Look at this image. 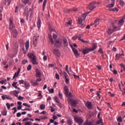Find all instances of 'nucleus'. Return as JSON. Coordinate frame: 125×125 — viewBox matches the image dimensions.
I'll return each instance as SVG.
<instances>
[{
    "label": "nucleus",
    "instance_id": "338daca9",
    "mask_svg": "<svg viewBox=\"0 0 125 125\" xmlns=\"http://www.w3.org/2000/svg\"><path fill=\"white\" fill-rule=\"evenodd\" d=\"M120 3L121 5H124V4L125 3V2H124V1L122 0H120Z\"/></svg>",
    "mask_w": 125,
    "mask_h": 125
},
{
    "label": "nucleus",
    "instance_id": "58836bf2",
    "mask_svg": "<svg viewBox=\"0 0 125 125\" xmlns=\"http://www.w3.org/2000/svg\"><path fill=\"white\" fill-rule=\"evenodd\" d=\"M31 69H32V65L29 64L27 67V71H30L31 70Z\"/></svg>",
    "mask_w": 125,
    "mask_h": 125
},
{
    "label": "nucleus",
    "instance_id": "39448f33",
    "mask_svg": "<svg viewBox=\"0 0 125 125\" xmlns=\"http://www.w3.org/2000/svg\"><path fill=\"white\" fill-rule=\"evenodd\" d=\"M62 44V41L61 39L55 40L54 45L56 47H60Z\"/></svg>",
    "mask_w": 125,
    "mask_h": 125
},
{
    "label": "nucleus",
    "instance_id": "0e129e2a",
    "mask_svg": "<svg viewBox=\"0 0 125 125\" xmlns=\"http://www.w3.org/2000/svg\"><path fill=\"white\" fill-rule=\"evenodd\" d=\"M48 67H54V65L53 64L49 63L48 64Z\"/></svg>",
    "mask_w": 125,
    "mask_h": 125
},
{
    "label": "nucleus",
    "instance_id": "a19ab883",
    "mask_svg": "<svg viewBox=\"0 0 125 125\" xmlns=\"http://www.w3.org/2000/svg\"><path fill=\"white\" fill-rule=\"evenodd\" d=\"M55 77L57 80H60V77H59V74H56Z\"/></svg>",
    "mask_w": 125,
    "mask_h": 125
},
{
    "label": "nucleus",
    "instance_id": "680f3d73",
    "mask_svg": "<svg viewBox=\"0 0 125 125\" xmlns=\"http://www.w3.org/2000/svg\"><path fill=\"white\" fill-rule=\"evenodd\" d=\"M72 11H78V8H73V9H72Z\"/></svg>",
    "mask_w": 125,
    "mask_h": 125
},
{
    "label": "nucleus",
    "instance_id": "e433bc0d",
    "mask_svg": "<svg viewBox=\"0 0 125 125\" xmlns=\"http://www.w3.org/2000/svg\"><path fill=\"white\" fill-rule=\"evenodd\" d=\"M83 19L82 18H79L78 19V23L79 24H82L83 23Z\"/></svg>",
    "mask_w": 125,
    "mask_h": 125
},
{
    "label": "nucleus",
    "instance_id": "7c9ffc66",
    "mask_svg": "<svg viewBox=\"0 0 125 125\" xmlns=\"http://www.w3.org/2000/svg\"><path fill=\"white\" fill-rule=\"evenodd\" d=\"M114 5H115V3H114V2H113V3H111V4H108V5L107 6V7H108V8H111V7H114Z\"/></svg>",
    "mask_w": 125,
    "mask_h": 125
},
{
    "label": "nucleus",
    "instance_id": "b1692460",
    "mask_svg": "<svg viewBox=\"0 0 125 125\" xmlns=\"http://www.w3.org/2000/svg\"><path fill=\"white\" fill-rule=\"evenodd\" d=\"M125 19H124V18L122 19H121L119 21V24L120 25H122V24H124V22H125Z\"/></svg>",
    "mask_w": 125,
    "mask_h": 125
},
{
    "label": "nucleus",
    "instance_id": "5701e85b",
    "mask_svg": "<svg viewBox=\"0 0 125 125\" xmlns=\"http://www.w3.org/2000/svg\"><path fill=\"white\" fill-rule=\"evenodd\" d=\"M63 42L64 46H67V45H68V41L64 39L63 40Z\"/></svg>",
    "mask_w": 125,
    "mask_h": 125
},
{
    "label": "nucleus",
    "instance_id": "9d476101",
    "mask_svg": "<svg viewBox=\"0 0 125 125\" xmlns=\"http://www.w3.org/2000/svg\"><path fill=\"white\" fill-rule=\"evenodd\" d=\"M36 73L35 76L36 78H42V73L41 72V71H40V70L37 69Z\"/></svg>",
    "mask_w": 125,
    "mask_h": 125
},
{
    "label": "nucleus",
    "instance_id": "5fc2aeb1",
    "mask_svg": "<svg viewBox=\"0 0 125 125\" xmlns=\"http://www.w3.org/2000/svg\"><path fill=\"white\" fill-rule=\"evenodd\" d=\"M49 92H50V93H53V92H54V89H51L50 90H49Z\"/></svg>",
    "mask_w": 125,
    "mask_h": 125
},
{
    "label": "nucleus",
    "instance_id": "0eeeda50",
    "mask_svg": "<svg viewBox=\"0 0 125 125\" xmlns=\"http://www.w3.org/2000/svg\"><path fill=\"white\" fill-rule=\"evenodd\" d=\"M28 7H26L24 9V12L23 13V16H26V20H28L29 19V12H28Z\"/></svg>",
    "mask_w": 125,
    "mask_h": 125
},
{
    "label": "nucleus",
    "instance_id": "393cba45",
    "mask_svg": "<svg viewBox=\"0 0 125 125\" xmlns=\"http://www.w3.org/2000/svg\"><path fill=\"white\" fill-rule=\"evenodd\" d=\"M30 43L29 42H27L25 43V48L26 50H28L29 49V46Z\"/></svg>",
    "mask_w": 125,
    "mask_h": 125
},
{
    "label": "nucleus",
    "instance_id": "ea45409f",
    "mask_svg": "<svg viewBox=\"0 0 125 125\" xmlns=\"http://www.w3.org/2000/svg\"><path fill=\"white\" fill-rule=\"evenodd\" d=\"M65 71L67 73H69V65H66L65 66Z\"/></svg>",
    "mask_w": 125,
    "mask_h": 125
},
{
    "label": "nucleus",
    "instance_id": "473e14b6",
    "mask_svg": "<svg viewBox=\"0 0 125 125\" xmlns=\"http://www.w3.org/2000/svg\"><path fill=\"white\" fill-rule=\"evenodd\" d=\"M7 111L6 110H4L2 111V114L3 116H6Z\"/></svg>",
    "mask_w": 125,
    "mask_h": 125
},
{
    "label": "nucleus",
    "instance_id": "bf43d9fd",
    "mask_svg": "<svg viewBox=\"0 0 125 125\" xmlns=\"http://www.w3.org/2000/svg\"><path fill=\"white\" fill-rule=\"evenodd\" d=\"M43 59L44 61H46V60H47V57L46 56H44Z\"/></svg>",
    "mask_w": 125,
    "mask_h": 125
},
{
    "label": "nucleus",
    "instance_id": "a18cd8bd",
    "mask_svg": "<svg viewBox=\"0 0 125 125\" xmlns=\"http://www.w3.org/2000/svg\"><path fill=\"white\" fill-rule=\"evenodd\" d=\"M6 105L7 106V108L8 109V110H9V109H10V104H9V103H7L6 104Z\"/></svg>",
    "mask_w": 125,
    "mask_h": 125
},
{
    "label": "nucleus",
    "instance_id": "8fccbe9b",
    "mask_svg": "<svg viewBox=\"0 0 125 125\" xmlns=\"http://www.w3.org/2000/svg\"><path fill=\"white\" fill-rule=\"evenodd\" d=\"M102 119H100V120H99L97 122V125H99L100 124H102Z\"/></svg>",
    "mask_w": 125,
    "mask_h": 125
},
{
    "label": "nucleus",
    "instance_id": "72a5a7b5",
    "mask_svg": "<svg viewBox=\"0 0 125 125\" xmlns=\"http://www.w3.org/2000/svg\"><path fill=\"white\" fill-rule=\"evenodd\" d=\"M49 40L51 44H53V43H54V41H53V39H52V37L51 36L49 37Z\"/></svg>",
    "mask_w": 125,
    "mask_h": 125
},
{
    "label": "nucleus",
    "instance_id": "a878e982",
    "mask_svg": "<svg viewBox=\"0 0 125 125\" xmlns=\"http://www.w3.org/2000/svg\"><path fill=\"white\" fill-rule=\"evenodd\" d=\"M9 29L10 30H13L15 28V26H14V24H9Z\"/></svg>",
    "mask_w": 125,
    "mask_h": 125
},
{
    "label": "nucleus",
    "instance_id": "6e6552de",
    "mask_svg": "<svg viewBox=\"0 0 125 125\" xmlns=\"http://www.w3.org/2000/svg\"><path fill=\"white\" fill-rule=\"evenodd\" d=\"M63 75L64 76V78L65 79V83H69V81H70L69 76H68V74L65 71H63Z\"/></svg>",
    "mask_w": 125,
    "mask_h": 125
},
{
    "label": "nucleus",
    "instance_id": "774afa93",
    "mask_svg": "<svg viewBox=\"0 0 125 125\" xmlns=\"http://www.w3.org/2000/svg\"><path fill=\"white\" fill-rule=\"evenodd\" d=\"M125 34H124V36L123 37V38L121 39L120 41H125Z\"/></svg>",
    "mask_w": 125,
    "mask_h": 125
},
{
    "label": "nucleus",
    "instance_id": "de8ad7c7",
    "mask_svg": "<svg viewBox=\"0 0 125 125\" xmlns=\"http://www.w3.org/2000/svg\"><path fill=\"white\" fill-rule=\"evenodd\" d=\"M17 82H14L12 83V85L13 86V87H15L16 85H17Z\"/></svg>",
    "mask_w": 125,
    "mask_h": 125
},
{
    "label": "nucleus",
    "instance_id": "1a4fd4ad",
    "mask_svg": "<svg viewBox=\"0 0 125 125\" xmlns=\"http://www.w3.org/2000/svg\"><path fill=\"white\" fill-rule=\"evenodd\" d=\"M71 48H72V51L74 52L76 57H79V56H80V54L79 53L78 50H77L76 48H74V47H73V46H72V45H71Z\"/></svg>",
    "mask_w": 125,
    "mask_h": 125
},
{
    "label": "nucleus",
    "instance_id": "6e6d98bb",
    "mask_svg": "<svg viewBox=\"0 0 125 125\" xmlns=\"http://www.w3.org/2000/svg\"><path fill=\"white\" fill-rule=\"evenodd\" d=\"M47 1V0H44L42 6H45V5L46 4V2Z\"/></svg>",
    "mask_w": 125,
    "mask_h": 125
},
{
    "label": "nucleus",
    "instance_id": "f8f14e48",
    "mask_svg": "<svg viewBox=\"0 0 125 125\" xmlns=\"http://www.w3.org/2000/svg\"><path fill=\"white\" fill-rule=\"evenodd\" d=\"M85 106L88 108V109H92V104L91 102L87 101L85 104Z\"/></svg>",
    "mask_w": 125,
    "mask_h": 125
},
{
    "label": "nucleus",
    "instance_id": "7ed1b4c3",
    "mask_svg": "<svg viewBox=\"0 0 125 125\" xmlns=\"http://www.w3.org/2000/svg\"><path fill=\"white\" fill-rule=\"evenodd\" d=\"M95 4H96V2H91L86 7L87 9H89V10H90V11H91V10H93V9L96 8V6H95Z\"/></svg>",
    "mask_w": 125,
    "mask_h": 125
},
{
    "label": "nucleus",
    "instance_id": "79ce46f5",
    "mask_svg": "<svg viewBox=\"0 0 125 125\" xmlns=\"http://www.w3.org/2000/svg\"><path fill=\"white\" fill-rule=\"evenodd\" d=\"M108 94H110V96L111 97H114L115 96V94L112 93V92H108Z\"/></svg>",
    "mask_w": 125,
    "mask_h": 125
},
{
    "label": "nucleus",
    "instance_id": "9b49d317",
    "mask_svg": "<svg viewBox=\"0 0 125 125\" xmlns=\"http://www.w3.org/2000/svg\"><path fill=\"white\" fill-rule=\"evenodd\" d=\"M82 51L83 54L85 55V54H87V53H88L89 51H90V48L85 47V48L83 49Z\"/></svg>",
    "mask_w": 125,
    "mask_h": 125
},
{
    "label": "nucleus",
    "instance_id": "37998d69",
    "mask_svg": "<svg viewBox=\"0 0 125 125\" xmlns=\"http://www.w3.org/2000/svg\"><path fill=\"white\" fill-rule=\"evenodd\" d=\"M26 63H28V60H24L22 62V64H25Z\"/></svg>",
    "mask_w": 125,
    "mask_h": 125
},
{
    "label": "nucleus",
    "instance_id": "864d4df0",
    "mask_svg": "<svg viewBox=\"0 0 125 125\" xmlns=\"http://www.w3.org/2000/svg\"><path fill=\"white\" fill-rule=\"evenodd\" d=\"M112 11H116V12H118V10L117 8H114L111 9Z\"/></svg>",
    "mask_w": 125,
    "mask_h": 125
},
{
    "label": "nucleus",
    "instance_id": "4c0bfd02",
    "mask_svg": "<svg viewBox=\"0 0 125 125\" xmlns=\"http://www.w3.org/2000/svg\"><path fill=\"white\" fill-rule=\"evenodd\" d=\"M19 75V74L18 73V72H16L13 77V79H15V78H17L18 76Z\"/></svg>",
    "mask_w": 125,
    "mask_h": 125
},
{
    "label": "nucleus",
    "instance_id": "bb28decb",
    "mask_svg": "<svg viewBox=\"0 0 125 125\" xmlns=\"http://www.w3.org/2000/svg\"><path fill=\"white\" fill-rule=\"evenodd\" d=\"M59 97L60 99H62L63 98V94L60 91L59 92Z\"/></svg>",
    "mask_w": 125,
    "mask_h": 125
},
{
    "label": "nucleus",
    "instance_id": "423d86ee",
    "mask_svg": "<svg viewBox=\"0 0 125 125\" xmlns=\"http://www.w3.org/2000/svg\"><path fill=\"white\" fill-rule=\"evenodd\" d=\"M74 120L80 125H81L83 123V120L81 117H74Z\"/></svg>",
    "mask_w": 125,
    "mask_h": 125
},
{
    "label": "nucleus",
    "instance_id": "13d9d810",
    "mask_svg": "<svg viewBox=\"0 0 125 125\" xmlns=\"http://www.w3.org/2000/svg\"><path fill=\"white\" fill-rule=\"evenodd\" d=\"M6 96V99H9V100H11V99H12V98H11V97L10 96Z\"/></svg>",
    "mask_w": 125,
    "mask_h": 125
},
{
    "label": "nucleus",
    "instance_id": "052dcab7",
    "mask_svg": "<svg viewBox=\"0 0 125 125\" xmlns=\"http://www.w3.org/2000/svg\"><path fill=\"white\" fill-rule=\"evenodd\" d=\"M53 38L54 40H56V39H57V35H56V34H54L53 36Z\"/></svg>",
    "mask_w": 125,
    "mask_h": 125
},
{
    "label": "nucleus",
    "instance_id": "2f4dec72",
    "mask_svg": "<svg viewBox=\"0 0 125 125\" xmlns=\"http://www.w3.org/2000/svg\"><path fill=\"white\" fill-rule=\"evenodd\" d=\"M67 124H68L69 125H71L73 124V121L72 119H68L67 121Z\"/></svg>",
    "mask_w": 125,
    "mask_h": 125
},
{
    "label": "nucleus",
    "instance_id": "09e8293b",
    "mask_svg": "<svg viewBox=\"0 0 125 125\" xmlns=\"http://www.w3.org/2000/svg\"><path fill=\"white\" fill-rule=\"evenodd\" d=\"M19 83L20 84H21L24 83H25V82H24V80H20L19 81Z\"/></svg>",
    "mask_w": 125,
    "mask_h": 125
},
{
    "label": "nucleus",
    "instance_id": "f257e3e1",
    "mask_svg": "<svg viewBox=\"0 0 125 125\" xmlns=\"http://www.w3.org/2000/svg\"><path fill=\"white\" fill-rule=\"evenodd\" d=\"M27 56L33 65H38L39 64V62L37 61V57L35 54L33 53H28Z\"/></svg>",
    "mask_w": 125,
    "mask_h": 125
},
{
    "label": "nucleus",
    "instance_id": "dca6fc26",
    "mask_svg": "<svg viewBox=\"0 0 125 125\" xmlns=\"http://www.w3.org/2000/svg\"><path fill=\"white\" fill-rule=\"evenodd\" d=\"M97 48V44L95 43H93L92 44V47L90 48V51H93Z\"/></svg>",
    "mask_w": 125,
    "mask_h": 125
},
{
    "label": "nucleus",
    "instance_id": "cd10ccee",
    "mask_svg": "<svg viewBox=\"0 0 125 125\" xmlns=\"http://www.w3.org/2000/svg\"><path fill=\"white\" fill-rule=\"evenodd\" d=\"M40 109L41 110H44V109H45V105L43 104L40 105Z\"/></svg>",
    "mask_w": 125,
    "mask_h": 125
},
{
    "label": "nucleus",
    "instance_id": "f704fd0d",
    "mask_svg": "<svg viewBox=\"0 0 125 125\" xmlns=\"http://www.w3.org/2000/svg\"><path fill=\"white\" fill-rule=\"evenodd\" d=\"M117 122H118V123H122L123 122V119H122V117H119L117 119Z\"/></svg>",
    "mask_w": 125,
    "mask_h": 125
},
{
    "label": "nucleus",
    "instance_id": "ddd939ff",
    "mask_svg": "<svg viewBox=\"0 0 125 125\" xmlns=\"http://www.w3.org/2000/svg\"><path fill=\"white\" fill-rule=\"evenodd\" d=\"M12 34L13 35L14 38H16L18 35V31L16 29L12 30Z\"/></svg>",
    "mask_w": 125,
    "mask_h": 125
},
{
    "label": "nucleus",
    "instance_id": "20e7f679",
    "mask_svg": "<svg viewBox=\"0 0 125 125\" xmlns=\"http://www.w3.org/2000/svg\"><path fill=\"white\" fill-rule=\"evenodd\" d=\"M111 26H112V27L107 30L108 35H112V34H113V33H114L117 29V26H114V23H111Z\"/></svg>",
    "mask_w": 125,
    "mask_h": 125
},
{
    "label": "nucleus",
    "instance_id": "e2e57ef3",
    "mask_svg": "<svg viewBox=\"0 0 125 125\" xmlns=\"http://www.w3.org/2000/svg\"><path fill=\"white\" fill-rule=\"evenodd\" d=\"M29 2V0H23V3L24 4H26V3H28Z\"/></svg>",
    "mask_w": 125,
    "mask_h": 125
},
{
    "label": "nucleus",
    "instance_id": "603ef678",
    "mask_svg": "<svg viewBox=\"0 0 125 125\" xmlns=\"http://www.w3.org/2000/svg\"><path fill=\"white\" fill-rule=\"evenodd\" d=\"M98 51L100 53H101V54H103V50H102V48H100Z\"/></svg>",
    "mask_w": 125,
    "mask_h": 125
},
{
    "label": "nucleus",
    "instance_id": "4d7b16f0",
    "mask_svg": "<svg viewBox=\"0 0 125 125\" xmlns=\"http://www.w3.org/2000/svg\"><path fill=\"white\" fill-rule=\"evenodd\" d=\"M17 117H18V118H19V117H21V113L18 112V113H17Z\"/></svg>",
    "mask_w": 125,
    "mask_h": 125
},
{
    "label": "nucleus",
    "instance_id": "f03ea898",
    "mask_svg": "<svg viewBox=\"0 0 125 125\" xmlns=\"http://www.w3.org/2000/svg\"><path fill=\"white\" fill-rule=\"evenodd\" d=\"M68 103H70L72 107H76L78 102L77 100H74L71 98L69 97L67 99Z\"/></svg>",
    "mask_w": 125,
    "mask_h": 125
},
{
    "label": "nucleus",
    "instance_id": "4be33fe9",
    "mask_svg": "<svg viewBox=\"0 0 125 125\" xmlns=\"http://www.w3.org/2000/svg\"><path fill=\"white\" fill-rule=\"evenodd\" d=\"M90 13V12H89L88 13H84L82 15V17H83V19H85V18H86V16H87V14Z\"/></svg>",
    "mask_w": 125,
    "mask_h": 125
},
{
    "label": "nucleus",
    "instance_id": "aec40b11",
    "mask_svg": "<svg viewBox=\"0 0 125 125\" xmlns=\"http://www.w3.org/2000/svg\"><path fill=\"white\" fill-rule=\"evenodd\" d=\"M37 43H38V38L37 37H34L33 38V44H34V45H37Z\"/></svg>",
    "mask_w": 125,
    "mask_h": 125
},
{
    "label": "nucleus",
    "instance_id": "49530a36",
    "mask_svg": "<svg viewBox=\"0 0 125 125\" xmlns=\"http://www.w3.org/2000/svg\"><path fill=\"white\" fill-rule=\"evenodd\" d=\"M73 76H74L75 79H76L77 80H79L80 79V76H77L75 74H73Z\"/></svg>",
    "mask_w": 125,
    "mask_h": 125
},
{
    "label": "nucleus",
    "instance_id": "412c9836",
    "mask_svg": "<svg viewBox=\"0 0 125 125\" xmlns=\"http://www.w3.org/2000/svg\"><path fill=\"white\" fill-rule=\"evenodd\" d=\"M53 52L54 54H55V55H57V56L60 54L59 50L54 49Z\"/></svg>",
    "mask_w": 125,
    "mask_h": 125
},
{
    "label": "nucleus",
    "instance_id": "c756f323",
    "mask_svg": "<svg viewBox=\"0 0 125 125\" xmlns=\"http://www.w3.org/2000/svg\"><path fill=\"white\" fill-rule=\"evenodd\" d=\"M54 99L57 103H60V101L59 100V99H58V97L57 96H55L54 97Z\"/></svg>",
    "mask_w": 125,
    "mask_h": 125
},
{
    "label": "nucleus",
    "instance_id": "69168bd1",
    "mask_svg": "<svg viewBox=\"0 0 125 125\" xmlns=\"http://www.w3.org/2000/svg\"><path fill=\"white\" fill-rule=\"evenodd\" d=\"M113 73L115 75H117V74H118V71L116 70H113Z\"/></svg>",
    "mask_w": 125,
    "mask_h": 125
},
{
    "label": "nucleus",
    "instance_id": "a211bd4d",
    "mask_svg": "<svg viewBox=\"0 0 125 125\" xmlns=\"http://www.w3.org/2000/svg\"><path fill=\"white\" fill-rule=\"evenodd\" d=\"M30 83H31V85H33L34 86H38V85H39V83H38V82H35L33 80L30 81Z\"/></svg>",
    "mask_w": 125,
    "mask_h": 125
},
{
    "label": "nucleus",
    "instance_id": "c03bdc74",
    "mask_svg": "<svg viewBox=\"0 0 125 125\" xmlns=\"http://www.w3.org/2000/svg\"><path fill=\"white\" fill-rule=\"evenodd\" d=\"M78 38H79V36H75L72 37V40H74V41H76V40H78Z\"/></svg>",
    "mask_w": 125,
    "mask_h": 125
},
{
    "label": "nucleus",
    "instance_id": "4468645a",
    "mask_svg": "<svg viewBox=\"0 0 125 125\" xmlns=\"http://www.w3.org/2000/svg\"><path fill=\"white\" fill-rule=\"evenodd\" d=\"M24 87L25 88H26V89H29L30 88V87L31 86L30 83H29V82H24Z\"/></svg>",
    "mask_w": 125,
    "mask_h": 125
},
{
    "label": "nucleus",
    "instance_id": "c9c22d12",
    "mask_svg": "<svg viewBox=\"0 0 125 125\" xmlns=\"http://www.w3.org/2000/svg\"><path fill=\"white\" fill-rule=\"evenodd\" d=\"M120 66H121V69H123V70H124V71H125V64H124V63H121L120 64Z\"/></svg>",
    "mask_w": 125,
    "mask_h": 125
},
{
    "label": "nucleus",
    "instance_id": "c85d7f7f",
    "mask_svg": "<svg viewBox=\"0 0 125 125\" xmlns=\"http://www.w3.org/2000/svg\"><path fill=\"white\" fill-rule=\"evenodd\" d=\"M121 56H122V55L116 54L115 56L116 60H119V59L120 58V57H121Z\"/></svg>",
    "mask_w": 125,
    "mask_h": 125
},
{
    "label": "nucleus",
    "instance_id": "6ab92c4d",
    "mask_svg": "<svg viewBox=\"0 0 125 125\" xmlns=\"http://www.w3.org/2000/svg\"><path fill=\"white\" fill-rule=\"evenodd\" d=\"M41 25H42V21H41V19H39L37 22V27L38 29H41Z\"/></svg>",
    "mask_w": 125,
    "mask_h": 125
},
{
    "label": "nucleus",
    "instance_id": "f3484780",
    "mask_svg": "<svg viewBox=\"0 0 125 125\" xmlns=\"http://www.w3.org/2000/svg\"><path fill=\"white\" fill-rule=\"evenodd\" d=\"M19 93V92L17 91V90H14L11 92V94H12V95H14L15 96H16V97H18Z\"/></svg>",
    "mask_w": 125,
    "mask_h": 125
},
{
    "label": "nucleus",
    "instance_id": "3c124183",
    "mask_svg": "<svg viewBox=\"0 0 125 125\" xmlns=\"http://www.w3.org/2000/svg\"><path fill=\"white\" fill-rule=\"evenodd\" d=\"M12 110H14V112H13V114H15V113H16V112H17V108L16 107H14Z\"/></svg>",
    "mask_w": 125,
    "mask_h": 125
},
{
    "label": "nucleus",
    "instance_id": "2eb2a0df",
    "mask_svg": "<svg viewBox=\"0 0 125 125\" xmlns=\"http://www.w3.org/2000/svg\"><path fill=\"white\" fill-rule=\"evenodd\" d=\"M63 90H64L65 94L67 95V94H68L69 93V88H68V86H67V85L64 86Z\"/></svg>",
    "mask_w": 125,
    "mask_h": 125
}]
</instances>
